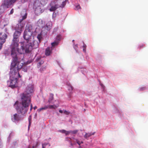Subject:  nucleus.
<instances>
[{"instance_id": "obj_1", "label": "nucleus", "mask_w": 148, "mask_h": 148, "mask_svg": "<svg viewBox=\"0 0 148 148\" xmlns=\"http://www.w3.org/2000/svg\"><path fill=\"white\" fill-rule=\"evenodd\" d=\"M33 92V87L30 85L26 87V91L21 96V102L19 103L16 101L14 106L17 112L23 116L27 113L28 107L31 103V93Z\"/></svg>"}, {"instance_id": "obj_2", "label": "nucleus", "mask_w": 148, "mask_h": 148, "mask_svg": "<svg viewBox=\"0 0 148 148\" xmlns=\"http://www.w3.org/2000/svg\"><path fill=\"white\" fill-rule=\"evenodd\" d=\"M16 59H14L12 63H11L10 68V75L11 77L9 81H8V85L9 86L12 88H14L17 86L18 79L17 78V76L19 78L21 76L18 73V70L22 67V64L17 66H16V64L15 62Z\"/></svg>"}, {"instance_id": "obj_3", "label": "nucleus", "mask_w": 148, "mask_h": 148, "mask_svg": "<svg viewBox=\"0 0 148 148\" xmlns=\"http://www.w3.org/2000/svg\"><path fill=\"white\" fill-rule=\"evenodd\" d=\"M33 40L32 39L33 44L31 42V41L21 42V49L19 50V52L21 53H24L25 51V53H29L31 52L32 47L34 48H37L38 47V43L37 41Z\"/></svg>"}, {"instance_id": "obj_4", "label": "nucleus", "mask_w": 148, "mask_h": 148, "mask_svg": "<svg viewBox=\"0 0 148 148\" xmlns=\"http://www.w3.org/2000/svg\"><path fill=\"white\" fill-rule=\"evenodd\" d=\"M19 40H17L13 39L11 44L10 46L11 55L13 58L17 57L16 52L17 51L19 53L22 54L23 53H21L19 52V50L21 49V47L19 49L18 48L19 46ZM21 42H20L21 43ZM21 44V43H20Z\"/></svg>"}, {"instance_id": "obj_5", "label": "nucleus", "mask_w": 148, "mask_h": 148, "mask_svg": "<svg viewBox=\"0 0 148 148\" xmlns=\"http://www.w3.org/2000/svg\"><path fill=\"white\" fill-rule=\"evenodd\" d=\"M66 4V1H62L61 3L58 1H53L49 4L48 8L50 12H54L59 8H64Z\"/></svg>"}, {"instance_id": "obj_6", "label": "nucleus", "mask_w": 148, "mask_h": 148, "mask_svg": "<svg viewBox=\"0 0 148 148\" xmlns=\"http://www.w3.org/2000/svg\"><path fill=\"white\" fill-rule=\"evenodd\" d=\"M13 1H4L0 7V14L3 12L5 9L9 8L12 4Z\"/></svg>"}, {"instance_id": "obj_7", "label": "nucleus", "mask_w": 148, "mask_h": 148, "mask_svg": "<svg viewBox=\"0 0 148 148\" xmlns=\"http://www.w3.org/2000/svg\"><path fill=\"white\" fill-rule=\"evenodd\" d=\"M32 33L31 31L28 29H26L23 34L24 38L27 40L26 42L32 41V39H34V37L32 36Z\"/></svg>"}, {"instance_id": "obj_8", "label": "nucleus", "mask_w": 148, "mask_h": 148, "mask_svg": "<svg viewBox=\"0 0 148 148\" xmlns=\"http://www.w3.org/2000/svg\"><path fill=\"white\" fill-rule=\"evenodd\" d=\"M7 37V35L5 32L0 33V49H1L3 44L5 42Z\"/></svg>"}, {"instance_id": "obj_9", "label": "nucleus", "mask_w": 148, "mask_h": 148, "mask_svg": "<svg viewBox=\"0 0 148 148\" xmlns=\"http://www.w3.org/2000/svg\"><path fill=\"white\" fill-rule=\"evenodd\" d=\"M14 59H16V61L15 62L16 64V66H17L18 65L19 66L20 65L19 64H21L22 65V67L18 69V73H19V70L21 69H22L23 71H24V72H26L27 70V67L26 66L25 64H23V63H21V62L18 61L17 57L14 58H13V60L12 63L13 62Z\"/></svg>"}, {"instance_id": "obj_10", "label": "nucleus", "mask_w": 148, "mask_h": 148, "mask_svg": "<svg viewBox=\"0 0 148 148\" xmlns=\"http://www.w3.org/2000/svg\"><path fill=\"white\" fill-rule=\"evenodd\" d=\"M21 32L19 30V31H16L14 34L13 39L19 40V37L21 35Z\"/></svg>"}, {"instance_id": "obj_11", "label": "nucleus", "mask_w": 148, "mask_h": 148, "mask_svg": "<svg viewBox=\"0 0 148 148\" xmlns=\"http://www.w3.org/2000/svg\"><path fill=\"white\" fill-rule=\"evenodd\" d=\"M19 23L18 24L17 26L16 27V29L18 30L22 31L23 28L25 25V23H22V22H20L19 21Z\"/></svg>"}, {"instance_id": "obj_12", "label": "nucleus", "mask_w": 148, "mask_h": 148, "mask_svg": "<svg viewBox=\"0 0 148 148\" xmlns=\"http://www.w3.org/2000/svg\"><path fill=\"white\" fill-rule=\"evenodd\" d=\"M43 11L44 10L43 9H41L40 6H39L36 8L35 12L37 14H38L42 13Z\"/></svg>"}, {"instance_id": "obj_13", "label": "nucleus", "mask_w": 148, "mask_h": 148, "mask_svg": "<svg viewBox=\"0 0 148 148\" xmlns=\"http://www.w3.org/2000/svg\"><path fill=\"white\" fill-rule=\"evenodd\" d=\"M13 117L14 120L16 121H18L23 119L21 117V115L20 116L17 113L14 114L13 115Z\"/></svg>"}, {"instance_id": "obj_14", "label": "nucleus", "mask_w": 148, "mask_h": 148, "mask_svg": "<svg viewBox=\"0 0 148 148\" xmlns=\"http://www.w3.org/2000/svg\"><path fill=\"white\" fill-rule=\"evenodd\" d=\"M52 24L51 22H48L47 23L45 26V28L47 30H49L51 29Z\"/></svg>"}, {"instance_id": "obj_15", "label": "nucleus", "mask_w": 148, "mask_h": 148, "mask_svg": "<svg viewBox=\"0 0 148 148\" xmlns=\"http://www.w3.org/2000/svg\"><path fill=\"white\" fill-rule=\"evenodd\" d=\"M52 48L51 47H48L45 50V55L46 56H49L51 53Z\"/></svg>"}, {"instance_id": "obj_16", "label": "nucleus", "mask_w": 148, "mask_h": 148, "mask_svg": "<svg viewBox=\"0 0 148 148\" xmlns=\"http://www.w3.org/2000/svg\"><path fill=\"white\" fill-rule=\"evenodd\" d=\"M95 133H86L85 134L84 136V137L86 138H87L88 137L91 136L92 135H93Z\"/></svg>"}, {"instance_id": "obj_17", "label": "nucleus", "mask_w": 148, "mask_h": 148, "mask_svg": "<svg viewBox=\"0 0 148 148\" xmlns=\"http://www.w3.org/2000/svg\"><path fill=\"white\" fill-rule=\"evenodd\" d=\"M47 108L49 109H56V108H57L58 106H56L55 105H49V106H47Z\"/></svg>"}, {"instance_id": "obj_18", "label": "nucleus", "mask_w": 148, "mask_h": 148, "mask_svg": "<svg viewBox=\"0 0 148 148\" xmlns=\"http://www.w3.org/2000/svg\"><path fill=\"white\" fill-rule=\"evenodd\" d=\"M53 99V95L52 94H51L50 97L48 100V102L49 103H51V101Z\"/></svg>"}, {"instance_id": "obj_19", "label": "nucleus", "mask_w": 148, "mask_h": 148, "mask_svg": "<svg viewBox=\"0 0 148 148\" xmlns=\"http://www.w3.org/2000/svg\"><path fill=\"white\" fill-rule=\"evenodd\" d=\"M27 14L26 13L24 15L22 16V18L20 19L19 20V21L20 22H22V21L24 20L25 19L27 18Z\"/></svg>"}, {"instance_id": "obj_20", "label": "nucleus", "mask_w": 148, "mask_h": 148, "mask_svg": "<svg viewBox=\"0 0 148 148\" xmlns=\"http://www.w3.org/2000/svg\"><path fill=\"white\" fill-rule=\"evenodd\" d=\"M47 109V106H45L44 107L41 108L38 110V112H40L42 110H45Z\"/></svg>"}, {"instance_id": "obj_21", "label": "nucleus", "mask_w": 148, "mask_h": 148, "mask_svg": "<svg viewBox=\"0 0 148 148\" xmlns=\"http://www.w3.org/2000/svg\"><path fill=\"white\" fill-rule=\"evenodd\" d=\"M58 44V42L55 41L54 42L51 43V45L52 47H55Z\"/></svg>"}, {"instance_id": "obj_22", "label": "nucleus", "mask_w": 148, "mask_h": 148, "mask_svg": "<svg viewBox=\"0 0 148 148\" xmlns=\"http://www.w3.org/2000/svg\"><path fill=\"white\" fill-rule=\"evenodd\" d=\"M46 1H40V3L42 5L44 6L45 5L47 2Z\"/></svg>"}, {"instance_id": "obj_23", "label": "nucleus", "mask_w": 148, "mask_h": 148, "mask_svg": "<svg viewBox=\"0 0 148 148\" xmlns=\"http://www.w3.org/2000/svg\"><path fill=\"white\" fill-rule=\"evenodd\" d=\"M78 130H75L73 131L71 130V134H75L77 133L78 132Z\"/></svg>"}, {"instance_id": "obj_24", "label": "nucleus", "mask_w": 148, "mask_h": 148, "mask_svg": "<svg viewBox=\"0 0 148 148\" xmlns=\"http://www.w3.org/2000/svg\"><path fill=\"white\" fill-rule=\"evenodd\" d=\"M44 63V62L43 61H41L38 63L37 64V67L38 68H39L41 66V65L42 64Z\"/></svg>"}, {"instance_id": "obj_25", "label": "nucleus", "mask_w": 148, "mask_h": 148, "mask_svg": "<svg viewBox=\"0 0 148 148\" xmlns=\"http://www.w3.org/2000/svg\"><path fill=\"white\" fill-rule=\"evenodd\" d=\"M37 38L38 39L39 42H40V41L42 38L41 35V34H38L37 36Z\"/></svg>"}, {"instance_id": "obj_26", "label": "nucleus", "mask_w": 148, "mask_h": 148, "mask_svg": "<svg viewBox=\"0 0 148 148\" xmlns=\"http://www.w3.org/2000/svg\"><path fill=\"white\" fill-rule=\"evenodd\" d=\"M31 120L32 117L31 116H30L28 118V120L29 121V126L30 125L31 123Z\"/></svg>"}, {"instance_id": "obj_27", "label": "nucleus", "mask_w": 148, "mask_h": 148, "mask_svg": "<svg viewBox=\"0 0 148 148\" xmlns=\"http://www.w3.org/2000/svg\"><path fill=\"white\" fill-rule=\"evenodd\" d=\"M83 43H84V45L83 46V51L84 52H86V46L85 44L84 43V42H83Z\"/></svg>"}, {"instance_id": "obj_28", "label": "nucleus", "mask_w": 148, "mask_h": 148, "mask_svg": "<svg viewBox=\"0 0 148 148\" xmlns=\"http://www.w3.org/2000/svg\"><path fill=\"white\" fill-rule=\"evenodd\" d=\"M68 86H69L68 90H71V91L73 89V87L70 84H69L68 85Z\"/></svg>"}, {"instance_id": "obj_29", "label": "nucleus", "mask_w": 148, "mask_h": 148, "mask_svg": "<svg viewBox=\"0 0 148 148\" xmlns=\"http://www.w3.org/2000/svg\"><path fill=\"white\" fill-rule=\"evenodd\" d=\"M49 144L48 143H45L42 145V148H45L46 145Z\"/></svg>"}, {"instance_id": "obj_30", "label": "nucleus", "mask_w": 148, "mask_h": 148, "mask_svg": "<svg viewBox=\"0 0 148 148\" xmlns=\"http://www.w3.org/2000/svg\"><path fill=\"white\" fill-rule=\"evenodd\" d=\"M75 140H76V142H77V143L79 145H80L81 143H83L82 142H80V141H79L77 139H75Z\"/></svg>"}, {"instance_id": "obj_31", "label": "nucleus", "mask_w": 148, "mask_h": 148, "mask_svg": "<svg viewBox=\"0 0 148 148\" xmlns=\"http://www.w3.org/2000/svg\"><path fill=\"white\" fill-rule=\"evenodd\" d=\"M65 134L66 135H68L69 134H71V131H66L65 132Z\"/></svg>"}, {"instance_id": "obj_32", "label": "nucleus", "mask_w": 148, "mask_h": 148, "mask_svg": "<svg viewBox=\"0 0 148 148\" xmlns=\"http://www.w3.org/2000/svg\"><path fill=\"white\" fill-rule=\"evenodd\" d=\"M80 8V6L79 5H78L75 6V10H77L79 9Z\"/></svg>"}, {"instance_id": "obj_33", "label": "nucleus", "mask_w": 148, "mask_h": 148, "mask_svg": "<svg viewBox=\"0 0 148 148\" xmlns=\"http://www.w3.org/2000/svg\"><path fill=\"white\" fill-rule=\"evenodd\" d=\"M145 47V45H143V44H140V45L139 46V48H141L142 47Z\"/></svg>"}, {"instance_id": "obj_34", "label": "nucleus", "mask_w": 148, "mask_h": 148, "mask_svg": "<svg viewBox=\"0 0 148 148\" xmlns=\"http://www.w3.org/2000/svg\"><path fill=\"white\" fill-rule=\"evenodd\" d=\"M45 69V67H42L40 68V70L41 72H42V71H44Z\"/></svg>"}, {"instance_id": "obj_35", "label": "nucleus", "mask_w": 148, "mask_h": 148, "mask_svg": "<svg viewBox=\"0 0 148 148\" xmlns=\"http://www.w3.org/2000/svg\"><path fill=\"white\" fill-rule=\"evenodd\" d=\"M145 89H146L145 87H143L141 88L140 89V91H142V90H145Z\"/></svg>"}, {"instance_id": "obj_36", "label": "nucleus", "mask_w": 148, "mask_h": 148, "mask_svg": "<svg viewBox=\"0 0 148 148\" xmlns=\"http://www.w3.org/2000/svg\"><path fill=\"white\" fill-rule=\"evenodd\" d=\"M66 131L65 130H60V132L62 133H65V132H66Z\"/></svg>"}, {"instance_id": "obj_37", "label": "nucleus", "mask_w": 148, "mask_h": 148, "mask_svg": "<svg viewBox=\"0 0 148 148\" xmlns=\"http://www.w3.org/2000/svg\"><path fill=\"white\" fill-rule=\"evenodd\" d=\"M64 113L66 114H69V112L66 110H65L64 112Z\"/></svg>"}, {"instance_id": "obj_38", "label": "nucleus", "mask_w": 148, "mask_h": 148, "mask_svg": "<svg viewBox=\"0 0 148 148\" xmlns=\"http://www.w3.org/2000/svg\"><path fill=\"white\" fill-rule=\"evenodd\" d=\"M30 111H31L33 108V106H32V104L31 103L30 104Z\"/></svg>"}, {"instance_id": "obj_39", "label": "nucleus", "mask_w": 148, "mask_h": 148, "mask_svg": "<svg viewBox=\"0 0 148 148\" xmlns=\"http://www.w3.org/2000/svg\"><path fill=\"white\" fill-rule=\"evenodd\" d=\"M13 12H14V10H13V9H11V10L10 12V14H13Z\"/></svg>"}, {"instance_id": "obj_40", "label": "nucleus", "mask_w": 148, "mask_h": 148, "mask_svg": "<svg viewBox=\"0 0 148 148\" xmlns=\"http://www.w3.org/2000/svg\"><path fill=\"white\" fill-rule=\"evenodd\" d=\"M56 13L55 12H53V17H55L56 16Z\"/></svg>"}, {"instance_id": "obj_41", "label": "nucleus", "mask_w": 148, "mask_h": 148, "mask_svg": "<svg viewBox=\"0 0 148 148\" xmlns=\"http://www.w3.org/2000/svg\"><path fill=\"white\" fill-rule=\"evenodd\" d=\"M38 142H36V145L34 146V148H35V147H36L38 146Z\"/></svg>"}, {"instance_id": "obj_42", "label": "nucleus", "mask_w": 148, "mask_h": 148, "mask_svg": "<svg viewBox=\"0 0 148 148\" xmlns=\"http://www.w3.org/2000/svg\"><path fill=\"white\" fill-rule=\"evenodd\" d=\"M59 112L60 113H63V111L61 110H60L59 111Z\"/></svg>"}, {"instance_id": "obj_43", "label": "nucleus", "mask_w": 148, "mask_h": 148, "mask_svg": "<svg viewBox=\"0 0 148 148\" xmlns=\"http://www.w3.org/2000/svg\"><path fill=\"white\" fill-rule=\"evenodd\" d=\"M36 108H37V107L36 106H35V107H34V110H35Z\"/></svg>"}, {"instance_id": "obj_44", "label": "nucleus", "mask_w": 148, "mask_h": 148, "mask_svg": "<svg viewBox=\"0 0 148 148\" xmlns=\"http://www.w3.org/2000/svg\"><path fill=\"white\" fill-rule=\"evenodd\" d=\"M71 145L72 146L73 145V144H72L71 143Z\"/></svg>"}, {"instance_id": "obj_45", "label": "nucleus", "mask_w": 148, "mask_h": 148, "mask_svg": "<svg viewBox=\"0 0 148 148\" xmlns=\"http://www.w3.org/2000/svg\"><path fill=\"white\" fill-rule=\"evenodd\" d=\"M32 148H34V146H33Z\"/></svg>"}, {"instance_id": "obj_46", "label": "nucleus", "mask_w": 148, "mask_h": 148, "mask_svg": "<svg viewBox=\"0 0 148 148\" xmlns=\"http://www.w3.org/2000/svg\"><path fill=\"white\" fill-rule=\"evenodd\" d=\"M74 41V40H73V41Z\"/></svg>"}]
</instances>
